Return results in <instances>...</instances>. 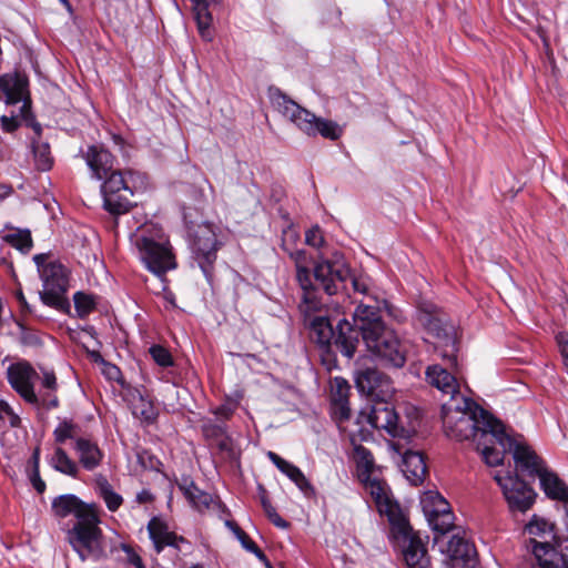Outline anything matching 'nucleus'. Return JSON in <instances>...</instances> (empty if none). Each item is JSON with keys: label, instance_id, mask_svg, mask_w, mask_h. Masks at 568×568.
Returning <instances> with one entry per match:
<instances>
[{"label": "nucleus", "instance_id": "de8ad7c7", "mask_svg": "<svg viewBox=\"0 0 568 568\" xmlns=\"http://www.w3.org/2000/svg\"><path fill=\"white\" fill-rule=\"evenodd\" d=\"M331 412L332 417L338 422L343 423L349 419L351 417V407L348 400L343 402H331Z\"/></svg>", "mask_w": 568, "mask_h": 568}, {"label": "nucleus", "instance_id": "a18cd8bd", "mask_svg": "<svg viewBox=\"0 0 568 568\" xmlns=\"http://www.w3.org/2000/svg\"><path fill=\"white\" fill-rule=\"evenodd\" d=\"M149 353L152 359L161 367H170L174 364L170 351L161 345L151 346Z\"/></svg>", "mask_w": 568, "mask_h": 568}, {"label": "nucleus", "instance_id": "052dcab7", "mask_svg": "<svg viewBox=\"0 0 568 568\" xmlns=\"http://www.w3.org/2000/svg\"><path fill=\"white\" fill-rule=\"evenodd\" d=\"M104 368H103V374L109 378V379H112V381H118L119 377L121 376V371L119 369L118 366L111 364V363H108L105 362L103 364Z\"/></svg>", "mask_w": 568, "mask_h": 568}, {"label": "nucleus", "instance_id": "39448f33", "mask_svg": "<svg viewBox=\"0 0 568 568\" xmlns=\"http://www.w3.org/2000/svg\"><path fill=\"white\" fill-rule=\"evenodd\" d=\"M417 320L427 334L434 338L436 348H442V357L447 365L457 369V332L448 315L432 303L418 306Z\"/></svg>", "mask_w": 568, "mask_h": 568}, {"label": "nucleus", "instance_id": "ea45409f", "mask_svg": "<svg viewBox=\"0 0 568 568\" xmlns=\"http://www.w3.org/2000/svg\"><path fill=\"white\" fill-rule=\"evenodd\" d=\"M0 90L7 98L8 103H17L22 97V84L11 78H0Z\"/></svg>", "mask_w": 568, "mask_h": 568}, {"label": "nucleus", "instance_id": "473e14b6", "mask_svg": "<svg viewBox=\"0 0 568 568\" xmlns=\"http://www.w3.org/2000/svg\"><path fill=\"white\" fill-rule=\"evenodd\" d=\"M50 465L59 473L70 477H78L79 466L77 462L70 458L62 447H57L50 459Z\"/></svg>", "mask_w": 568, "mask_h": 568}, {"label": "nucleus", "instance_id": "37998d69", "mask_svg": "<svg viewBox=\"0 0 568 568\" xmlns=\"http://www.w3.org/2000/svg\"><path fill=\"white\" fill-rule=\"evenodd\" d=\"M351 386L346 379L342 377H334L332 382L331 402L348 400Z\"/></svg>", "mask_w": 568, "mask_h": 568}, {"label": "nucleus", "instance_id": "338daca9", "mask_svg": "<svg viewBox=\"0 0 568 568\" xmlns=\"http://www.w3.org/2000/svg\"><path fill=\"white\" fill-rule=\"evenodd\" d=\"M153 500V495L149 489H143L136 495V501L139 504H148Z\"/></svg>", "mask_w": 568, "mask_h": 568}, {"label": "nucleus", "instance_id": "f03ea898", "mask_svg": "<svg viewBox=\"0 0 568 568\" xmlns=\"http://www.w3.org/2000/svg\"><path fill=\"white\" fill-rule=\"evenodd\" d=\"M358 337L367 352L383 366L402 368L407 361L406 345L396 332L384 323L378 306L359 303L353 315Z\"/></svg>", "mask_w": 568, "mask_h": 568}, {"label": "nucleus", "instance_id": "ddd939ff", "mask_svg": "<svg viewBox=\"0 0 568 568\" xmlns=\"http://www.w3.org/2000/svg\"><path fill=\"white\" fill-rule=\"evenodd\" d=\"M125 175L131 172L115 170L103 178L100 186L102 207L114 217L129 213L134 206L131 200L134 193Z\"/></svg>", "mask_w": 568, "mask_h": 568}, {"label": "nucleus", "instance_id": "7ed1b4c3", "mask_svg": "<svg viewBox=\"0 0 568 568\" xmlns=\"http://www.w3.org/2000/svg\"><path fill=\"white\" fill-rule=\"evenodd\" d=\"M442 420L445 435L459 442L471 439L478 434L481 437L490 436L494 442L497 430L504 426L477 403L464 396L442 405Z\"/></svg>", "mask_w": 568, "mask_h": 568}, {"label": "nucleus", "instance_id": "e2e57ef3", "mask_svg": "<svg viewBox=\"0 0 568 568\" xmlns=\"http://www.w3.org/2000/svg\"><path fill=\"white\" fill-rule=\"evenodd\" d=\"M1 126L6 132H13L18 129L19 123L14 118H9L7 115L1 116Z\"/></svg>", "mask_w": 568, "mask_h": 568}, {"label": "nucleus", "instance_id": "0eeeda50", "mask_svg": "<svg viewBox=\"0 0 568 568\" xmlns=\"http://www.w3.org/2000/svg\"><path fill=\"white\" fill-rule=\"evenodd\" d=\"M135 246L144 266L159 277L176 267L170 242L161 229L143 227L136 235Z\"/></svg>", "mask_w": 568, "mask_h": 568}, {"label": "nucleus", "instance_id": "4c0bfd02", "mask_svg": "<svg viewBox=\"0 0 568 568\" xmlns=\"http://www.w3.org/2000/svg\"><path fill=\"white\" fill-rule=\"evenodd\" d=\"M454 514L448 509H445L443 513H438L434 516H427V520L432 526L433 530L439 532L442 535L448 532L454 527Z\"/></svg>", "mask_w": 568, "mask_h": 568}, {"label": "nucleus", "instance_id": "f704fd0d", "mask_svg": "<svg viewBox=\"0 0 568 568\" xmlns=\"http://www.w3.org/2000/svg\"><path fill=\"white\" fill-rule=\"evenodd\" d=\"M295 241L298 239V235L294 230L284 231V237L282 243V248L290 255V257L295 262L296 265V280L298 281V272L305 271L310 272V270L305 266L307 261V254L304 250H291L287 244V240Z\"/></svg>", "mask_w": 568, "mask_h": 568}, {"label": "nucleus", "instance_id": "bf43d9fd", "mask_svg": "<svg viewBox=\"0 0 568 568\" xmlns=\"http://www.w3.org/2000/svg\"><path fill=\"white\" fill-rule=\"evenodd\" d=\"M267 458L276 466L280 471H285L286 467L291 464L290 462L282 458L274 452H267Z\"/></svg>", "mask_w": 568, "mask_h": 568}, {"label": "nucleus", "instance_id": "cd10ccee", "mask_svg": "<svg viewBox=\"0 0 568 568\" xmlns=\"http://www.w3.org/2000/svg\"><path fill=\"white\" fill-rule=\"evenodd\" d=\"M202 434L211 445H215L221 452H230L232 449V440L227 435L225 424H217L212 420L202 425Z\"/></svg>", "mask_w": 568, "mask_h": 568}, {"label": "nucleus", "instance_id": "774afa93", "mask_svg": "<svg viewBox=\"0 0 568 568\" xmlns=\"http://www.w3.org/2000/svg\"><path fill=\"white\" fill-rule=\"evenodd\" d=\"M47 258H48L47 254H37L33 256V261H34L36 265L38 266L40 274H41V270H43V267L48 265V263H45Z\"/></svg>", "mask_w": 568, "mask_h": 568}, {"label": "nucleus", "instance_id": "3c124183", "mask_svg": "<svg viewBox=\"0 0 568 568\" xmlns=\"http://www.w3.org/2000/svg\"><path fill=\"white\" fill-rule=\"evenodd\" d=\"M556 341L562 358L564 366L568 373V333L559 332L556 335Z\"/></svg>", "mask_w": 568, "mask_h": 568}, {"label": "nucleus", "instance_id": "69168bd1", "mask_svg": "<svg viewBox=\"0 0 568 568\" xmlns=\"http://www.w3.org/2000/svg\"><path fill=\"white\" fill-rule=\"evenodd\" d=\"M16 297L19 302V305H20V308H21V312L23 313H28V314H31L32 313V308L31 306L29 305V303L27 302L26 300V296L23 295L22 291L19 290L17 293H16Z\"/></svg>", "mask_w": 568, "mask_h": 568}, {"label": "nucleus", "instance_id": "9b49d317", "mask_svg": "<svg viewBox=\"0 0 568 568\" xmlns=\"http://www.w3.org/2000/svg\"><path fill=\"white\" fill-rule=\"evenodd\" d=\"M525 529L530 536L527 547L531 549L541 568H568L567 557L559 554L554 545L556 540L554 524L534 516Z\"/></svg>", "mask_w": 568, "mask_h": 568}, {"label": "nucleus", "instance_id": "423d86ee", "mask_svg": "<svg viewBox=\"0 0 568 568\" xmlns=\"http://www.w3.org/2000/svg\"><path fill=\"white\" fill-rule=\"evenodd\" d=\"M313 275L327 295H335L344 290L348 280L355 292L369 294L371 280L364 275H352L342 252L335 251L331 257H322L315 264Z\"/></svg>", "mask_w": 568, "mask_h": 568}, {"label": "nucleus", "instance_id": "a878e982", "mask_svg": "<svg viewBox=\"0 0 568 568\" xmlns=\"http://www.w3.org/2000/svg\"><path fill=\"white\" fill-rule=\"evenodd\" d=\"M402 471L412 485H420L427 474L424 455L419 452H405L403 455Z\"/></svg>", "mask_w": 568, "mask_h": 568}, {"label": "nucleus", "instance_id": "72a5a7b5", "mask_svg": "<svg viewBox=\"0 0 568 568\" xmlns=\"http://www.w3.org/2000/svg\"><path fill=\"white\" fill-rule=\"evenodd\" d=\"M420 505L426 517L443 513L450 507L448 501L438 491L433 490L423 494Z\"/></svg>", "mask_w": 568, "mask_h": 568}, {"label": "nucleus", "instance_id": "a19ab883", "mask_svg": "<svg viewBox=\"0 0 568 568\" xmlns=\"http://www.w3.org/2000/svg\"><path fill=\"white\" fill-rule=\"evenodd\" d=\"M285 474L305 495L314 494V487L302 473V470L293 464H290L285 471Z\"/></svg>", "mask_w": 568, "mask_h": 568}, {"label": "nucleus", "instance_id": "6e6d98bb", "mask_svg": "<svg viewBox=\"0 0 568 568\" xmlns=\"http://www.w3.org/2000/svg\"><path fill=\"white\" fill-rule=\"evenodd\" d=\"M384 308H385L386 313L388 314V316L392 317L397 323H403L406 320L402 310L389 304L386 301H384Z\"/></svg>", "mask_w": 568, "mask_h": 568}, {"label": "nucleus", "instance_id": "c85d7f7f", "mask_svg": "<svg viewBox=\"0 0 568 568\" xmlns=\"http://www.w3.org/2000/svg\"><path fill=\"white\" fill-rule=\"evenodd\" d=\"M179 488L191 506L200 513L207 510L214 501L211 494L200 489L192 480H184L183 484L179 485Z\"/></svg>", "mask_w": 568, "mask_h": 568}, {"label": "nucleus", "instance_id": "c756f323", "mask_svg": "<svg viewBox=\"0 0 568 568\" xmlns=\"http://www.w3.org/2000/svg\"><path fill=\"white\" fill-rule=\"evenodd\" d=\"M353 457L356 463L358 478L361 481L375 476L374 473L376 469V465L374 456L369 449H367L363 445H355Z\"/></svg>", "mask_w": 568, "mask_h": 568}, {"label": "nucleus", "instance_id": "680f3d73", "mask_svg": "<svg viewBox=\"0 0 568 568\" xmlns=\"http://www.w3.org/2000/svg\"><path fill=\"white\" fill-rule=\"evenodd\" d=\"M42 405L45 409L50 410L53 408H57L59 406V399L55 395H44L40 399V404L38 406Z\"/></svg>", "mask_w": 568, "mask_h": 568}, {"label": "nucleus", "instance_id": "8fccbe9b", "mask_svg": "<svg viewBox=\"0 0 568 568\" xmlns=\"http://www.w3.org/2000/svg\"><path fill=\"white\" fill-rule=\"evenodd\" d=\"M305 242L313 247H321L324 244V236L320 226H313L305 233Z\"/></svg>", "mask_w": 568, "mask_h": 568}, {"label": "nucleus", "instance_id": "c03bdc74", "mask_svg": "<svg viewBox=\"0 0 568 568\" xmlns=\"http://www.w3.org/2000/svg\"><path fill=\"white\" fill-rule=\"evenodd\" d=\"M236 538L241 542L242 547L256 556V558L262 562H267L266 555L260 549V547L251 539V537L243 530L239 529L236 531Z\"/></svg>", "mask_w": 568, "mask_h": 568}, {"label": "nucleus", "instance_id": "7c9ffc66", "mask_svg": "<svg viewBox=\"0 0 568 568\" xmlns=\"http://www.w3.org/2000/svg\"><path fill=\"white\" fill-rule=\"evenodd\" d=\"M95 490L110 511H116L123 504L122 496L113 489L112 485L104 476H99L95 479Z\"/></svg>", "mask_w": 568, "mask_h": 568}, {"label": "nucleus", "instance_id": "2eb2a0df", "mask_svg": "<svg viewBox=\"0 0 568 568\" xmlns=\"http://www.w3.org/2000/svg\"><path fill=\"white\" fill-rule=\"evenodd\" d=\"M361 483L364 485L365 490L372 497L379 515L385 516L390 526H395L396 528L400 529L405 527V516L400 505L397 500L394 499L387 483L376 476L364 479Z\"/></svg>", "mask_w": 568, "mask_h": 568}, {"label": "nucleus", "instance_id": "09e8293b", "mask_svg": "<svg viewBox=\"0 0 568 568\" xmlns=\"http://www.w3.org/2000/svg\"><path fill=\"white\" fill-rule=\"evenodd\" d=\"M239 400L231 399L230 397L213 410V414L223 418L224 420L231 419L235 410L237 409Z\"/></svg>", "mask_w": 568, "mask_h": 568}, {"label": "nucleus", "instance_id": "58836bf2", "mask_svg": "<svg viewBox=\"0 0 568 568\" xmlns=\"http://www.w3.org/2000/svg\"><path fill=\"white\" fill-rule=\"evenodd\" d=\"M73 302L77 315L80 318H85L97 306L94 296L84 292H77L73 295Z\"/></svg>", "mask_w": 568, "mask_h": 568}, {"label": "nucleus", "instance_id": "f8f14e48", "mask_svg": "<svg viewBox=\"0 0 568 568\" xmlns=\"http://www.w3.org/2000/svg\"><path fill=\"white\" fill-rule=\"evenodd\" d=\"M40 277L43 283V290L40 292L42 303L64 314H70L71 304L67 297L69 290L68 268L58 261L49 262L41 270Z\"/></svg>", "mask_w": 568, "mask_h": 568}, {"label": "nucleus", "instance_id": "13d9d810", "mask_svg": "<svg viewBox=\"0 0 568 568\" xmlns=\"http://www.w3.org/2000/svg\"><path fill=\"white\" fill-rule=\"evenodd\" d=\"M42 386L50 390L57 389L58 383L53 371H43Z\"/></svg>", "mask_w": 568, "mask_h": 568}, {"label": "nucleus", "instance_id": "c9c22d12", "mask_svg": "<svg viewBox=\"0 0 568 568\" xmlns=\"http://www.w3.org/2000/svg\"><path fill=\"white\" fill-rule=\"evenodd\" d=\"M32 150L36 168L39 171H49L53 165V159L51 156L49 143L42 141H33Z\"/></svg>", "mask_w": 568, "mask_h": 568}, {"label": "nucleus", "instance_id": "6e6552de", "mask_svg": "<svg viewBox=\"0 0 568 568\" xmlns=\"http://www.w3.org/2000/svg\"><path fill=\"white\" fill-rule=\"evenodd\" d=\"M316 342L324 348L335 346L345 357L352 358L358 345V329L355 323L339 320L336 327L324 315L313 316L306 320Z\"/></svg>", "mask_w": 568, "mask_h": 568}, {"label": "nucleus", "instance_id": "f3484780", "mask_svg": "<svg viewBox=\"0 0 568 568\" xmlns=\"http://www.w3.org/2000/svg\"><path fill=\"white\" fill-rule=\"evenodd\" d=\"M495 479L500 486L511 511L525 513L532 506L536 494L518 474L508 471L506 475H496Z\"/></svg>", "mask_w": 568, "mask_h": 568}, {"label": "nucleus", "instance_id": "5701e85b", "mask_svg": "<svg viewBox=\"0 0 568 568\" xmlns=\"http://www.w3.org/2000/svg\"><path fill=\"white\" fill-rule=\"evenodd\" d=\"M149 537L153 542L156 554H161L165 547L181 550V545H189V540L169 529V525L160 517H152L148 523Z\"/></svg>", "mask_w": 568, "mask_h": 568}, {"label": "nucleus", "instance_id": "9d476101", "mask_svg": "<svg viewBox=\"0 0 568 568\" xmlns=\"http://www.w3.org/2000/svg\"><path fill=\"white\" fill-rule=\"evenodd\" d=\"M183 216L191 236L192 258L201 268L207 283L213 285L217 252L222 246V243L217 240L215 226L212 223L203 222L194 229L193 222L187 221L185 212Z\"/></svg>", "mask_w": 568, "mask_h": 568}, {"label": "nucleus", "instance_id": "f257e3e1", "mask_svg": "<svg viewBox=\"0 0 568 568\" xmlns=\"http://www.w3.org/2000/svg\"><path fill=\"white\" fill-rule=\"evenodd\" d=\"M51 510L60 520L69 516L75 518L73 525L64 529L65 540L81 561H99L105 557L103 531L99 527L101 519L94 503L88 504L77 495L64 494L53 498Z\"/></svg>", "mask_w": 568, "mask_h": 568}, {"label": "nucleus", "instance_id": "393cba45", "mask_svg": "<svg viewBox=\"0 0 568 568\" xmlns=\"http://www.w3.org/2000/svg\"><path fill=\"white\" fill-rule=\"evenodd\" d=\"M447 551L453 561H460L462 568H474L477 562L475 546L458 535L448 541Z\"/></svg>", "mask_w": 568, "mask_h": 568}, {"label": "nucleus", "instance_id": "4be33fe9", "mask_svg": "<svg viewBox=\"0 0 568 568\" xmlns=\"http://www.w3.org/2000/svg\"><path fill=\"white\" fill-rule=\"evenodd\" d=\"M315 282L316 284L312 280L311 272H298V284L303 292L298 308L304 315L305 321L313 316L322 315L324 304L318 295V287H323L316 280Z\"/></svg>", "mask_w": 568, "mask_h": 568}, {"label": "nucleus", "instance_id": "79ce46f5", "mask_svg": "<svg viewBox=\"0 0 568 568\" xmlns=\"http://www.w3.org/2000/svg\"><path fill=\"white\" fill-rule=\"evenodd\" d=\"M261 495V505L263 507L264 513L266 514L267 518L272 521V524L280 528H287L288 523L282 518L276 509L273 507L271 500L268 499L266 491L264 488L260 487Z\"/></svg>", "mask_w": 568, "mask_h": 568}, {"label": "nucleus", "instance_id": "49530a36", "mask_svg": "<svg viewBox=\"0 0 568 568\" xmlns=\"http://www.w3.org/2000/svg\"><path fill=\"white\" fill-rule=\"evenodd\" d=\"M506 453L507 452H505L503 447L501 450L493 446H485L481 449L483 458L488 466H498L503 464Z\"/></svg>", "mask_w": 568, "mask_h": 568}, {"label": "nucleus", "instance_id": "aec40b11", "mask_svg": "<svg viewBox=\"0 0 568 568\" xmlns=\"http://www.w3.org/2000/svg\"><path fill=\"white\" fill-rule=\"evenodd\" d=\"M37 372L27 361L11 364L7 369V379L10 386L29 404L38 406L40 398L33 387Z\"/></svg>", "mask_w": 568, "mask_h": 568}, {"label": "nucleus", "instance_id": "6ab92c4d", "mask_svg": "<svg viewBox=\"0 0 568 568\" xmlns=\"http://www.w3.org/2000/svg\"><path fill=\"white\" fill-rule=\"evenodd\" d=\"M389 399L373 402L367 414L361 413L359 422L365 419L373 428L385 430L393 437L404 435V427L398 424V415Z\"/></svg>", "mask_w": 568, "mask_h": 568}, {"label": "nucleus", "instance_id": "e433bc0d", "mask_svg": "<svg viewBox=\"0 0 568 568\" xmlns=\"http://www.w3.org/2000/svg\"><path fill=\"white\" fill-rule=\"evenodd\" d=\"M3 241L23 254L29 253L33 245L29 230H21L14 233L6 234L3 236Z\"/></svg>", "mask_w": 568, "mask_h": 568}, {"label": "nucleus", "instance_id": "bb28decb", "mask_svg": "<svg viewBox=\"0 0 568 568\" xmlns=\"http://www.w3.org/2000/svg\"><path fill=\"white\" fill-rule=\"evenodd\" d=\"M540 480V487L547 497L554 500L568 503V487L557 474L548 470L546 467L537 475Z\"/></svg>", "mask_w": 568, "mask_h": 568}, {"label": "nucleus", "instance_id": "4468645a", "mask_svg": "<svg viewBox=\"0 0 568 568\" xmlns=\"http://www.w3.org/2000/svg\"><path fill=\"white\" fill-rule=\"evenodd\" d=\"M497 432L498 435L493 443L498 444L505 452L513 454V458L519 471L535 478L545 468L544 460L524 442L521 435L517 437L509 435L505 426Z\"/></svg>", "mask_w": 568, "mask_h": 568}, {"label": "nucleus", "instance_id": "1a4fd4ad", "mask_svg": "<svg viewBox=\"0 0 568 568\" xmlns=\"http://www.w3.org/2000/svg\"><path fill=\"white\" fill-rule=\"evenodd\" d=\"M53 438L59 445L72 440L78 462L87 471H93L102 465L104 453L98 442L91 435L83 434L81 426L73 419L60 420L53 430Z\"/></svg>", "mask_w": 568, "mask_h": 568}, {"label": "nucleus", "instance_id": "20e7f679", "mask_svg": "<svg viewBox=\"0 0 568 568\" xmlns=\"http://www.w3.org/2000/svg\"><path fill=\"white\" fill-rule=\"evenodd\" d=\"M268 93L274 109L294 123L306 135L316 136L320 134L333 141L341 138L343 130L336 122L317 118L314 113L290 99L278 88H270Z\"/></svg>", "mask_w": 568, "mask_h": 568}, {"label": "nucleus", "instance_id": "5fc2aeb1", "mask_svg": "<svg viewBox=\"0 0 568 568\" xmlns=\"http://www.w3.org/2000/svg\"><path fill=\"white\" fill-rule=\"evenodd\" d=\"M121 548L128 555V561L135 568H145L142 558L132 549L131 546L122 544Z\"/></svg>", "mask_w": 568, "mask_h": 568}, {"label": "nucleus", "instance_id": "0e129e2a", "mask_svg": "<svg viewBox=\"0 0 568 568\" xmlns=\"http://www.w3.org/2000/svg\"><path fill=\"white\" fill-rule=\"evenodd\" d=\"M4 415L12 416L11 425L16 426V420H19V417L13 414L7 402L0 399V418H3Z\"/></svg>", "mask_w": 568, "mask_h": 568}, {"label": "nucleus", "instance_id": "a211bd4d", "mask_svg": "<svg viewBox=\"0 0 568 568\" xmlns=\"http://www.w3.org/2000/svg\"><path fill=\"white\" fill-rule=\"evenodd\" d=\"M405 527L396 528L390 526V534L402 546V552L406 565L409 568H426L428 559L427 550L419 535L413 530L406 517Z\"/></svg>", "mask_w": 568, "mask_h": 568}, {"label": "nucleus", "instance_id": "864d4df0", "mask_svg": "<svg viewBox=\"0 0 568 568\" xmlns=\"http://www.w3.org/2000/svg\"><path fill=\"white\" fill-rule=\"evenodd\" d=\"M140 417L148 424H153L158 418V413L152 403H144L140 412Z\"/></svg>", "mask_w": 568, "mask_h": 568}, {"label": "nucleus", "instance_id": "b1692460", "mask_svg": "<svg viewBox=\"0 0 568 568\" xmlns=\"http://www.w3.org/2000/svg\"><path fill=\"white\" fill-rule=\"evenodd\" d=\"M426 381L433 387L439 389L444 395H448L450 398L448 402H456L457 395H459V383L454 373L448 372L447 368L440 365H432L426 369Z\"/></svg>", "mask_w": 568, "mask_h": 568}, {"label": "nucleus", "instance_id": "4d7b16f0", "mask_svg": "<svg viewBox=\"0 0 568 568\" xmlns=\"http://www.w3.org/2000/svg\"><path fill=\"white\" fill-rule=\"evenodd\" d=\"M29 478L33 488L39 494H42L45 490V483L40 477V469H31Z\"/></svg>", "mask_w": 568, "mask_h": 568}, {"label": "nucleus", "instance_id": "603ef678", "mask_svg": "<svg viewBox=\"0 0 568 568\" xmlns=\"http://www.w3.org/2000/svg\"><path fill=\"white\" fill-rule=\"evenodd\" d=\"M18 325L21 328V334H20L19 339L22 345L37 346L40 344V338L38 337V335L36 333L27 329L21 323H18Z\"/></svg>", "mask_w": 568, "mask_h": 568}, {"label": "nucleus", "instance_id": "412c9836", "mask_svg": "<svg viewBox=\"0 0 568 568\" xmlns=\"http://www.w3.org/2000/svg\"><path fill=\"white\" fill-rule=\"evenodd\" d=\"M81 158L91 171L92 178L103 180L109 173L115 171V156L103 144H91L80 150Z\"/></svg>", "mask_w": 568, "mask_h": 568}, {"label": "nucleus", "instance_id": "dca6fc26", "mask_svg": "<svg viewBox=\"0 0 568 568\" xmlns=\"http://www.w3.org/2000/svg\"><path fill=\"white\" fill-rule=\"evenodd\" d=\"M357 390L372 402L390 399L395 388L392 378L377 367L358 366L354 373Z\"/></svg>", "mask_w": 568, "mask_h": 568}, {"label": "nucleus", "instance_id": "2f4dec72", "mask_svg": "<svg viewBox=\"0 0 568 568\" xmlns=\"http://www.w3.org/2000/svg\"><path fill=\"white\" fill-rule=\"evenodd\" d=\"M194 4V16L200 36L206 40H212V16L207 9V0H192Z\"/></svg>", "mask_w": 568, "mask_h": 568}]
</instances>
